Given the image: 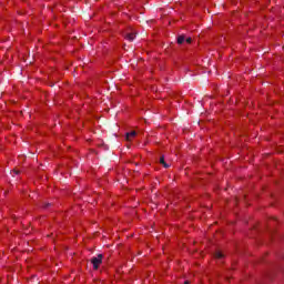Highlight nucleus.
Listing matches in <instances>:
<instances>
[{
    "label": "nucleus",
    "mask_w": 284,
    "mask_h": 284,
    "mask_svg": "<svg viewBox=\"0 0 284 284\" xmlns=\"http://www.w3.org/2000/svg\"><path fill=\"white\" fill-rule=\"evenodd\" d=\"M160 163L161 165H163V168H170V164L165 162V156L163 155L160 158Z\"/></svg>",
    "instance_id": "4"
},
{
    "label": "nucleus",
    "mask_w": 284,
    "mask_h": 284,
    "mask_svg": "<svg viewBox=\"0 0 284 284\" xmlns=\"http://www.w3.org/2000/svg\"><path fill=\"white\" fill-rule=\"evenodd\" d=\"M13 173H14V174H21V171H19V170H13Z\"/></svg>",
    "instance_id": "9"
},
{
    "label": "nucleus",
    "mask_w": 284,
    "mask_h": 284,
    "mask_svg": "<svg viewBox=\"0 0 284 284\" xmlns=\"http://www.w3.org/2000/svg\"><path fill=\"white\" fill-rule=\"evenodd\" d=\"M186 43H192V38H186Z\"/></svg>",
    "instance_id": "8"
},
{
    "label": "nucleus",
    "mask_w": 284,
    "mask_h": 284,
    "mask_svg": "<svg viewBox=\"0 0 284 284\" xmlns=\"http://www.w3.org/2000/svg\"><path fill=\"white\" fill-rule=\"evenodd\" d=\"M51 205H52L51 203H45L43 207L44 210H48V207H50Z\"/></svg>",
    "instance_id": "7"
},
{
    "label": "nucleus",
    "mask_w": 284,
    "mask_h": 284,
    "mask_svg": "<svg viewBox=\"0 0 284 284\" xmlns=\"http://www.w3.org/2000/svg\"><path fill=\"white\" fill-rule=\"evenodd\" d=\"M184 284H190V281H185Z\"/></svg>",
    "instance_id": "10"
},
{
    "label": "nucleus",
    "mask_w": 284,
    "mask_h": 284,
    "mask_svg": "<svg viewBox=\"0 0 284 284\" xmlns=\"http://www.w3.org/2000/svg\"><path fill=\"white\" fill-rule=\"evenodd\" d=\"M224 257H225V255L223 254V252H221V251L215 252V258L221 260V258H224Z\"/></svg>",
    "instance_id": "5"
},
{
    "label": "nucleus",
    "mask_w": 284,
    "mask_h": 284,
    "mask_svg": "<svg viewBox=\"0 0 284 284\" xmlns=\"http://www.w3.org/2000/svg\"><path fill=\"white\" fill-rule=\"evenodd\" d=\"M91 263L93 265V270H99V266L103 263V254H98V256L92 257Z\"/></svg>",
    "instance_id": "1"
},
{
    "label": "nucleus",
    "mask_w": 284,
    "mask_h": 284,
    "mask_svg": "<svg viewBox=\"0 0 284 284\" xmlns=\"http://www.w3.org/2000/svg\"><path fill=\"white\" fill-rule=\"evenodd\" d=\"M184 42H185V36H179L178 37V43L181 45Z\"/></svg>",
    "instance_id": "6"
},
{
    "label": "nucleus",
    "mask_w": 284,
    "mask_h": 284,
    "mask_svg": "<svg viewBox=\"0 0 284 284\" xmlns=\"http://www.w3.org/2000/svg\"><path fill=\"white\" fill-rule=\"evenodd\" d=\"M136 136V131H131L126 133V141H132Z\"/></svg>",
    "instance_id": "3"
},
{
    "label": "nucleus",
    "mask_w": 284,
    "mask_h": 284,
    "mask_svg": "<svg viewBox=\"0 0 284 284\" xmlns=\"http://www.w3.org/2000/svg\"><path fill=\"white\" fill-rule=\"evenodd\" d=\"M124 39H126V41H133L134 39H136V33L134 32L125 33Z\"/></svg>",
    "instance_id": "2"
}]
</instances>
